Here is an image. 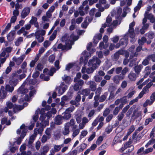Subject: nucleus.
I'll use <instances>...</instances> for the list:
<instances>
[{
	"label": "nucleus",
	"instance_id": "c756f323",
	"mask_svg": "<svg viewBox=\"0 0 155 155\" xmlns=\"http://www.w3.org/2000/svg\"><path fill=\"white\" fill-rule=\"evenodd\" d=\"M69 124H65L64 125V129L63 131V134L64 135H67L69 134Z\"/></svg>",
	"mask_w": 155,
	"mask_h": 155
},
{
	"label": "nucleus",
	"instance_id": "4d7b16f0",
	"mask_svg": "<svg viewBox=\"0 0 155 155\" xmlns=\"http://www.w3.org/2000/svg\"><path fill=\"white\" fill-rule=\"evenodd\" d=\"M56 31L57 30H54V31L52 35L49 38L50 40L53 41L57 35Z\"/></svg>",
	"mask_w": 155,
	"mask_h": 155
},
{
	"label": "nucleus",
	"instance_id": "052dcab7",
	"mask_svg": "<svg viewBox=\"0 0 155 155\" xmlns=\"http://www.w3.org/2000/svg\"><path fill=\"white\" fill-rule=\"evenodd\" d=\"M135 129V128L134 125L131 126L128 130L127 135H130L134 130Z\"/></svg>",
	"mask_w": 155,
	"mask_h": 155
},
{
	"label": "nucleus",
	"instance_id": "6e6d98bb",
	"mask_svg": "<svg viewBox=\"0 0 155 155\" xmlns=\"http://www.w3.org/2000/svg\"><path fill=\"white\" fill-rule=\"evenodd\" d=\"M81 77V74L79 72L76 75V77L74 79V81L75 82H76L79 81L80 80L79 79H80Z\"/></svg>",
	"mask_w": 155,
	"mask_h": 155
},
{
	"label": "nucleus",
	"instance_id": "2eb2a0df",
	"mask_svg": "<svg viewBox=\"0 0 155 155\" xmlns=\"http://www.w3.org/2000/svg\"><path fill=\"white\" fill-rule=\"evenodd\" d=\"M36 134H33L30 137L29 140L28 141V143L27 146L29 148L32 149V143L34 142L36 137Z\"/></svg>",
	"mask_w": 155,
	"mask_h": 155
},
{
	"label": "nucleus",
	"instance_id": "49530a36",
	"mask_svg": "<svg viewBox=\"0 0 155 155\" xmlns=\"http://www.w3.org/2000/svg\"><path fill=\"white\" fill-rule=\"evenodd\" d=\"M23 32H24L23 34L24 35H25L28 33V32L25 31V28L24 27H22L21 29L18 31L17 33L18 35H20L21 33Z\"/></svg>",
	"mask_w": 155,
	"mask_h": 155
},
{
	"label": "nucleus",
	"instance_id": "ddd939ff",
	"mask_svg": "<svg viewBox=\"0 0 155 155\" xmlns=\"http://www.w3.org/2000/svg\"><path fill=\"white\" fill-rule=\"evenodd\" d=\"M95 69H96L92 67H90L86 69V67L84 66L82 68L81 72L83 74H84L86 72L89 74L92 73Z\"/></svg>",
	"mask_w": 155,
	"mask_h": 155
},
{
	"label": "nucleus",
	"instance_id": "774afa93",
	"mask_svg": "<svg viewBox=\"0 0 155 155\" xmlns=\"http://www.w3.org/2000/svg\"><path fill=\"white\" fill-rule=\"evenodd\" d=\"M150 60L148 59L147 57L142 62V64L144 66H146L149 64V61Z\"/></svg>",
	"mask_w": 155,
	"mask_h": 155
},
{
	"label": "nucleus",
	"instance_id": "bb28decb",
	"mask_svg": "<svg viewBox=\"0 0 155 155\" xmlns=\"http://www.w3.org/2000/svg\"><path fill=\"white\" fill-rule=\"evenodd\" d=\"M130 144L131 142H128L127 143H126L125 144H124V146L123 147L121 148V150L122 151H124V150L128 147H130V148H131V150H129V152H131L134 149V147L132 146H130Z\"/></svg>",
	"mask_w": 155,
	"mask_h": 155
},
{
	"label": "nucleus",
	"instance_id": "09e8293b",
	"mask_svg": "<svg viewBox=\"0 0 155 155\" xmlns=\"http://www.w3.org/2000/svg\"><path fill=\"white\" fill-rule=\"evenodd\" d=\"M88 133L87 130H83L81 131V134L80 135L79 140H81L84 137H85Z\"/></svg>",
	"mask_w": 155,
	"mask_h": 155
},
{
	"label": "nucleus",
	"instance_id": "f3484780",
	"mask_svg": "<svg viewBox=\"0 0 155 155\" xmlns=\"http://www.w3.org/2000/svg\"><path fill=\"white\" fill-rule=\"evenodd\" d=\"M74 86V90L77 91L79 88L80 86L82 87L84 84V81L82 80H80L79 81L76 82Z\"/></svg>",
	"mask_w": 155,
	"mask_h": 155
},
{
	"label": "nucleus",
	"instance_id": "bf43d9fd",
	"mask_svg": "<svg viewBox=\"0 0 155 155\" xmlns=\"http://www.w3.org/2000/svg\"><path fill=\"white\" fill-rule=\"evenodd\" d=\"M75 109V107L73 106H70L69 107L66 109L65 110L66 112H68L70 113L72 112Z\"/></svg>",
	"mask_w": 155,
	"mask_h": 155
},
{
	"label": "nucleus",
	"instance_id": "393cba45",
	"mask_svg": "<svg viewBox=\"0 0 155 155\" xmlns=\"http://www.w3.org/2000/svg\"><path fill=\"white\" fill-rule=\"evenodd\" d=\"M128 77L129 80L131 81H135L137 77L136 74L132 72H130L128 75Z\"/></svg>",
	"mask_w": 155,
	"mask_h": 155
},
{
	"label": "nucleus",
	"instance_id": "69168bd1",
	"mask_svg": "<svg viewBox=\"0 0 155 155\" xmlns=\"http://www.w3.org/2000/svg\"><path fill=\"white\" fill-rule=\"evenodd\" d=\"M112 130V127L110 126L109 125L106 128L105 132L107 134H109Z\"/></svg>",
	"mask_w": 155,
	"mask_h": 155
},
{
	"label": "nucleus",
	"instance_id": "6e6552de",
	"mask_svg": "<svg viewBox=\"0 0 155 155\" xmlns=\"http://www.w3.org/2000/svg\"><path fill=\"white\" fill-rule=\"evenodd\" d=\"M129 35L128 33H127L124 36V38L121 39L119 41V43L116 45L115 47L117 48L119 47L120 45H124L126 46L127 44L128 41V36Z\"/></svg>",
	"mask_w": 155,
	"mask_h": 155
},
{
	"label": "nucleus",
	"instance_id": "37998d69",
	"mask_svg": "<svg viewBox=\"0 0 155 155\" xmlns=\"http://www.w3.org/2000/svg\"><path fill=\"white\" fill-rule=\"evenodd\" d=\"M45 133L46 135L48 136V137L51 138L52 133V129L50 128H47L45 130Z\"/></svg>",
	"mask_w": 155,
	"mask_h": 155
},
{
	"label": "nucleus",
	"instance_id": "5701e85b",
	"mask_svg": "<svg viewBox=\"0 0 155 155\" xmlns=\"http://www.w3.org/2000/svg\"><path fill=\"white\" fill-rule=\"evenodd\" d=\"M6 107H5L4 109V111L5 112H7L8 111L9 109H11L14 106L13 104L9 101L6 102Z\"/></svg>",
	"mask_w": 155,
	"mask_h": 155
},
{
	"label": "nucleus",
	"instance_id": "9d476101",
	"mask_svg": "<svg viewBox=\"0 0 155 155\" xmlns=\"http://www.w3.org/2000/svg\"><path fill=\"white\" fill-rule=\"evenodd\" d=\"M85 84L87 85H89L90 90L91 91H94L96 89L97 85L96 83L92 81H90L87 82H85Z\"/></svg>",
	"mask_w": 155,
	"mask_h": 155
},
{
	"label": "nucleus",
	"instance_id": "412c9836",
	"mask_svg": "<svg viewBox=\"0 0 155 155\" xmlns=\"http://www.w3.org/2000/svg\"><path fill=\"white\" fill-rule=\"evenodd\" d=\"M69 97L64 95L61 98V101L60 103V104L63 107L65 105V102L69 101Z\"/></svg>",
	"mask_w": 155,
	"mask_h": 155
},
{
	"label": "nucleus",
	"instance_id": "39448f33",
	"mask_svg": "<svg viewBox=\"0 0 155 155\" xmlns=\"http://www.w3.org/2000/svg\"><path fill=\"white\" fill-rule=\"evenodd\" d=\"M46 33L45 30H44L38 29L35 34V38L38 41L39 43L42 42L44 40V38L43 36Z\"/></svg>",
	"mask_w": 155,
	"mask_h": 155
},
{
	"label": "nucleus",
	"instance_id": "0eeeda50",
	"mask_svg": "<svg viewBox=\"0 0 155 155\" xmlns=\"http://www.w3.org/2000/svg\"><path fill=\"white\" fill-rule=\"evenodd\" d=\"M19 75L16 73H14L12 74L10 79L9 81V83L11 85L15 86L18 83V79Z\"/></svg>",
	"mask_w": 155,
	"mask_h": 155
},
{
	"label": "nucleus",
	"instance_id": "c03bdc74",
	"mask_svg": "<svg viewBox=\"0 0 155 155\" xmlns=\"http://www.w3.org/2000/svg\"><path fill=\"white\" fill-rule=\"evenodd\" d=\"M146 36H147L149 39H152L155 36V34L152 31H150L145 34Z\"/></svg>",
	"mask_w": 155,
	"mask_h": 155
},
{
	"label": "nucleus",
	"instance_id": "b1692460",
	"mask_svg": "<svg viewBox=\"0 0 155 155\" xmlns=\"http://www.w3.org/2000/svg\"><path fill=\"white\" fill-rule=\"evenodd\" d=\"M62 116L61 115H58L55 117L54 123L57 125L61 124L62 123Z\"/></svg>",
	"mask_w": 155,
	"mask_h": 155
},
{
	"label": "nucleus",
	"instance_id": "9b49d317",
	"mask_svg": "<svg viewBox=\"0 0 155 155\" xmlns=\"http://www.w3.org/2000/svg\"><path fill=\"white\" fill-rule=\"evenodd\" d=\"M68 88L67 86L63 83H61L58 87V93L59 95H62Z\"/></svg>",
	"mask_w": 155,
	"mask_h": 155
},
{
	"label": "nucleus",
	"instance_id": "338daca9",
	"mask_svg": "<svg viewBox=\"0 0 155 155\" xmlns=\"http://www.w3.org/2000/svg\"><path fill=\"white\" fill-rule=\"evenodd\" d=\"M127 96H124L121 98L120 99V103L124 104H126L127 102Z\"/></svg>",
	"mask_w": 155,
	"mask_h": 155
},
{
	"label": "nucleus",
	"instance_id": "72a5a7b5",
	"mask_svg": "<svg viewBox=\"0 0 155 155\" xmlns=\"http://www.w3.org/2000/svg\"><path fill=\"white\" fill-rule=\"evenodd\" d=\"M41 110L39 108H38L35 111V114L33 116V120L34 121V122H36L38 118V113L40 112Z\"/></svg>",
	"mask_w": 155,
	"mask_h": 155
},
{
	"label": "nucleus",
	"instance_id": "79ce46f5",
	"mask_svg": "<svg viewBox=\"0 0 155 155\" xmlns=\"http://www.w3.org/2000/svg\"><path fill=\"white\" fill-rule=\"evenodd\" d=\"M14 89V86H11L8 84L6 85L5 86L6 90L9 92L12 93Z\"/></svg>",
	"mask_w": 155,
	"mask_h": 155
},
{
	"label": "nucleus",
	"instance_id": "f257e3e1",
	"mask_svg": "<svg viewBox=\"0 0 155 155\" xmlns=\"http://www.w3.org/2000/svg\"><path fill=\"white\" fill-rule=\"evenodd\" d=\"M79 38L78 36H75L73 34L71 35L70 37L67 36L66 35L63 36L62 38V42H64L66 45H63L61 44H58L57 48L61 50H67L71 48V46L74 44V42Z\"/></svg>",
	"mask_w": 155,
	"mask_h": 155
},
{
	"label": "nucleus",
	"instance_id": "c85d7f7f",
	"mask_svg": "<svg viewBox=\"0 0 155 155\" xmlns=\"http://www.w3.org/2000/svg\"><path fill=\"white\" fill-rule=\"evenodd\" d=\"M15 32L14 31H11L7 35V39L9 41H12L14 38Z\"/></svg>",
	"mask_w": 155,
	"mask_h": 155
},
{
	"label": "nucleus",
	"instance_id": "ea45409f",
	"mask_svg": "<svg viewBox=\"0 0 155 155\" xmlns=\"http://www.w3.org/2000/svg\"><path fill=\"white\" fill-rule=\"evenodd\" d=\"M149 89L144 87L142 89V91L140 93V96L142 97L143 95L149 92Z\"/></svg>",
	"mask_w": 155,
	"mask_h": 155
},
{
	"label": "nucleus",
	"instance_id": "cd10ccee",
	"mask_svg": "<svg viewBox=\"0 0 155 155\" xmlns=\"http://www.w3.org/2000/svg\"><path fill=\"white\" fill-rule=\"evenodd\" d=\"M112 20V18L110 16H108L106 20V22L107 24H104L103 25L104 28H105L107 26H110L111 25V21Z\"/></svg>",
	"mask_w": 155,
	"mask_h": 155
},
{
	"label": "nucleus",
	"instance_id": "58836bf2",
	"mask_svg": "<svg viewBox=\"0 0 155 155\" xmlns=\"http://www.w3.org/2000/svg\"><path fill=\"white\" fill-rule=\"evenodd\" d=\"M90 90L88 88L83 89L81 92V94L84 96H87L90 94Z\"/></svg>",
	"mask_w": 155,
	"mask_h": 155
},
{
	"label": "nucleus",
	"instance_id": "5fc2aeb1",
	"mask_svg": "<svg viewBox=\"0 0 155 155\" xmlns=\"http://www.w3.org/2000/svg\"><path fill=\"white\" fill-rule=\"evenodd\" d=\"M50 137H48V136H47V135H44L42 137L41 140L42 143H44L46 142L48 139H50Z\"/></svg>",
	"mask_w": 155,
	"mask_h": 155
},
{
	"label": "nucleus",
	"instance_id": "8fccbe9b",
	"mask_svg": "<svg viewBox=\"0 0 155 155\" xmlns=\"http://www.w3.org/2000/svg\"><path fill=\"white\" fill-rule=\"evenodd\" d=\"M142 47L140 45L138 46L136 49V52L134 53V55L135 56H137L138 55L137 52L140 51L142 49Z\"/></svg>",
	"mask_w": 155,
	"mask_h": 155
},
{
	"label": "nucleus",
	"instance_id": "c9c22d12",
	"mask_svg": "<svg viewBox=\"0 0 155 155\" xmlns=\"http://www.w3.org/2000/svg\"><path fill=\"white\" fill-rule=\"evenodd\" d=\"M142 4V1L140 0L138 3L137 6H136L134 8V10L135 12H136L139 11L140 8Z\"/></svg>",
	"mask_w": 155,
	"mask_h": 155
},
{
	"label": "nucleus",
	"instance_id": "473e14b6",
	"mask_svg": "<svg viewBox=\"0 0 155 155\" xmlns=\"http://www.w3.org/2000/svg\"><path fill=\"white\" fill-rule=\"evenodd\" d=\"M62 79L67 84H70L72 81L71 77L66 75H64V76L62 77Z\"/></svg>",
	"mask_w": 155,
	"mask_h": 155
},
{
	"label": "nucleus",
	"instance_id": "f8f14e48",
	"mask_svg": "<svg viewBox=\"0 0 155 155\" xmlns=\"http://www.w3.org/2000/svg\"><path fill=\"white\" fill-rule=\"evenodd\" d=\"M25 57V54H23L18 58H16V57H14L13 58V60L15 61L18 65H20L23 61Z\"/></svg>",
	"mask_w": 155,
	"mask_h": 155
},
{
	"label": "nucleus",
	"instance_id": "e433bc0d",
	"mask_svg": "<svg viewBox=\"0 0 155 155\" xmlns=\"http://www.w3.org/2000/svg\"><path fill=\"white\" fill-rule=\"evenodd\" d=\"M84 58L83 57H81L80 58V64H82L83 63L84 64V65L85 66L86 65L87 63L88 58L86 56H84Z\"/></svg>",
	"mask_w": 155,
	"mask_h": 155
},
{
	"label": "nucleus",
	"instance_id": "13d9d810",
	"mask_svg": "<svg viewBox=\"0 0 155 155\" xmlns=\"http://www.w3.org/2000/svg\"><path fill=\"white\" fill-rule=\"evenodd\" d=\"M23 38L22 37H20L16 41L15 44L16 46H19L21 42L23 41Z\"/></svg>",
	"mask_w": 155,
	"mask_h": 155
},
{
	"label": "nucleus",
	"instance_id": "7c9ffc66",
	"mask_svg": "<svg viewBox=\"0 0 155 155\" xmlns=\"http://www.w3.org/2000/svg\"><path fill=\"white\" fill-rule=\"evenodd\" d=\"M28 92V90L24 88L23 86H21L18 90V92L19 94H24Z\"/></svg>",
	"mask_w": 155,
	"mask_h": 155
},
{
	"label": "nucleus",
	"instance_id": "603ef678",
	"mask_svg": "<svg viewBox=\"0 0 155 155\" xmlns=\"http://www.w3.org/2000/svg\"><path fill=\"white\" fill-rule=\"evenodd\" d=\"M64 115L63 116V118L64 119L68 120L69 119L71 116V114L70 113L65 111L64 113Z\"/></svg>",
	"mask_w": 155,
	"mask_h": 155
},
{
	"label": "nucleus",
	"instance_id": "3c124183",
	"mask_svg": "<svg viewBox=\"0 0 155 155\" xmlns=\"http://www.w3.org/2000/svg\"><path fill=\"white\" fill-rule=\"evenodd\" d=\"M27 65V63L26 62L24 61L21 65V68L23 70V72L24 73H26V72L27 69L26 68Z\"/></svg>",
	"mask_w": 155,
	"mask_h": 155
},
{
	"label": "nucleus",
	"instance_id": "20e7f679",
	"mask_svg": "<svg viewBox=\"0 0 155 155\" xmlns=\"http://www.w3.org/2000/svg\"><path fill=\"white\" fill-rule=\"evenodd\" d=\"M135 25V22L134 21H133L130 23L129 25V29L128 32L127 33H128L129 35V37L132 38V40H130V41L133 43H134L136 40L134 38L135 36V34L134 32V29L133 28L134 26Z\"/></svg>",
	"mask_w": 155,
	"mask_h": 155
},
{
	"label": "nucleus",
	"instance_id": "a19ab883",
	"mask_svg": "<svg viewBox=\"0 0 155 155\" xmlns=\"http://www.w3.org/2000/svg\"><path fill=\"white\" fill-rule=\"evenodd\" d=\"M147 18L150 20V22L153 23L155 21V19L154 17L152 14H149L147 15Z\"/></svg>",
	"mask_w": 155,
	"mask_h": 155
},
{
	"label": "nucleus",
	"instance_id": "e2e57ef3",
	"mask_svg": "<svg viewBox=\"0 0 155 155\" xmlns=\"http://www.w3.org/2000/svg\"><path fill=\"white\" fill-rule=\"evenodd\" d=\"M147 57L148 59H149L150 61L151 60L152 61L155 62V54L149 55Z\"/></svg>",
	"mask_w": 155,
	"mask_h": 155
},
{
	"label": "nucleus",
	"instance_id": "a211bd4d",
	"mask_svg": "<svg viewBox=\"0 0 155 155\" xmlns=\"http://www.w3.org/2000/svg\"><path fill=\"white\" fill-rule=\"evenodd\" d=\"M30 8L29 7H26L23 10L21 14L22 18H24L29 14L30 12Z\"/></svg>",
	"mask_w": 155,
	"mask_h": 155
},
{
	"label": "nucleus",
	"instance_id": "7ed1b4c3",
	"mask_svg": "<svg viewBox=\"0 0 155 155\" xmlns=\"http://www.w3.org/2000/svg\"><path fill=\"white\" fill-rule=\"evenodd\" d=\"M101 62V61L98 58L94 56L92 59L89 60L87 65L89 67H92L96 69L99 66Z\"/></svg>",
	"mask_w": 155,
	"mask_h": 155
},
{
	"label": "nucleus",
	"instance_id": "4c0bfd02",
	"mask_svg": "<svg viewBox=\"0 0 155 155\" xmlns=\"http://www.w3.org/2000/svg\"><path fill=\"white\" fill-rule=\"evenodd\" d=\"M108 94V93L106 92L104 93L103 95H102L100 97L99 102H103L106 99Z\"/></svg>",
	"mask_w": 155,
	"mask_h": 155
},
{
	"label": "nucleus",
	"instance_id": "f03ea898",
	"mask_svg": "<svg viewBox=\"0 0 155 155\" xmlns=\"http://www.w3.org/2000/svg\"><path fill=\"white\" fill-rule=\"evenodd\" d=\"M27 127H25L24 124H22L20 127V129H18L17 131V133L18 134H20L21 133V137H19L17 141V143L18 145H20L22 141V139L24 138L26 135V133L27 131Z\"/></svg>",
	"mask_w": 155,
	"mask_h": 155
},
{
	"label": "nucleus",
	"instance_id": "aec40b11",
	"mask_svg": "<svg viewBox=\"0 0 155 155\" xmlns=\"http://www.w3.org/2000/svg\"><path fill=\"white\" fill-rule=\"evenodd\" d=\"M137 56L135 57L133 54H131L130 56V62L129 63V65L130 67H131L133 66L134 65H135V62L137 60Z\"/></svg>",
	"mask_w": 155,
	"mask_h": 155
},
{
	"label": "nucleus",
	"instance_id": "1a4fd4ad",
	"mask_svg": "<svg viewBox=\"0 0 155 155\" xmlns=\"http://www.w3.org/2000/svg\"><path fill=\"white\" fill-rule=\"evenodd\" d=\"M59 61L58 60H56L54 63V65L56 68V69L54 68H52L50 69V71L48 72V74L50 76H52L53 74L57 70H58L60 68L59 66Z\"/></svg>",
	"mask_w": 155,
	"mask_h": 155
},
{
	"label": "nucleus",
	"instance_id": "864d4df0",
	"mask_svg": "<svg viewBox=\"0 0 155 155\" xmlns=\"http://www.w3.org/2000/svg\"><path fill=\"white\" fill-rule=\"evenodd\" d=\"M141 112L140 111H135L133 114L132 116H135L136 118L141 116Z\"/></svg>",
	"mask_w": 155,
	"mask_h": 155
},
{
	"label": "nucleus",
	"instance_id": "6ab92c4d",
	"mask_svg": "<svg viewBox=\"0 0 155 155\" xmlns=\"http://www.w3.org/2000/svg\"><path fill=\"white\" fill-rule=\"evenodd\" d=\"M36 126L37 128L35 129L34 134H36V136H37L38 134H42L44 128L41 126L40 127L38 128V127L39 126V123H38V122L37 123Z\"/></svg>",
	"mask_w": 155,
	"mask_h": 155
},
{
	"label": "nucleus",
	"instance_id": "dca6fc26",
	"mask_svg": "<svg viewBox=\"0 0 155 155\" xmlns=\"http://www.w3.org/2000/svg\"><path fill=\"white\" fill-rule=\"evenodd\" d=\"M106 3V0H99V3L96 4V7L98 8L99 10L101 12H103L104 11V8L102 7V5L105 4Z\"/></svg>",
	"mask_w": 155,
	"mask_h": 155
},
{
	"label": "nucleus",
	"instance_id": "a18cd8bd",
	"mask_svg": "<svg viewBox=\"0 0 155 155\" xmlns=\"http://www.w3.org/2000/svg\"><path fill=\"white\" fill-rule=\"evenodd\" d=\"M23 32H24L23 34L24 35H25L28 33V32L25 31V28L24 27H22L21 29L18 31L17 33L18 35H20L21 33Z\"/></svg>",
	"mask_w": 155,
	"mask_h": 155
},
{
	"label": "nucleus",
	"instance_id": "de8ad7c7",
	"mask_svg": "<svg viewBox=\"0 0 155 155\" xmlns=\"http://www.w3.org/2000/svg\"><path fill=\"white\" fill-rule=\"evenodd\" d=\"M75 67V66L73 63H69L66 66L65 69L67 71H69L71 68H74Z\"/></svg>",
	"mask_w": 155,
	"mask_h": 155
},
{
	"label": "nucleus",
	"instance_id": "2f4dec72",
	"mask_svg": "<svg viewBox=\"0 0 155 155\" xmlns=\"http://www.w3.org/2000/svg\"><path fill=\"white\" fill-rule=\"evenodd\" d=\"M124 77L121 78V77L119 75H116L114 76L112 79L113 81L116 84H119L120 81L121 79L124 78Z\"/></svg>",
	"mask_w": 155,
	"mask_h": 155
},
{
	"label": "nucleus",
	"instance_id": "680f3d73",
	"mask_svg": "<svg viewBox=\"0 0 155 155\" xmlns=\"http://www.w3.org/2000/svg\"><path fill=\"white\" fill-rule=\"evenodd\" d=\"M9 56V54H8L6 55L5 57H0V63H1L2 64L5 61H6L7 58H8Z\"/></svg>",
	"mask_w": 155,
	"mask_h": 155
},
{
	"label": "nucleus",
	"instance_id": "423d86ee",
	"mask_svg": "<svg viewBox=\"0 0 155 155\" xmlns=\"http://www.w3.org/2000/svg\"><path fill=\"white\" fill-rule=\"evenodd\" d=\"M44 111L45 110L44 109L41 110L40 114L41 115L40 117V120L41 121L40 123V126L43 128L49 125L48 120L47 119L46 120H44L45 118L44 117V116H45V114H43Z\"/></svg>",
	"mask_w": 155,
	"mask_h": 155
},
{
	"label": "nucleus",
	"instance_id": "4468645a",
	"mask_svg": "<svg viewBox=\"0 0 155 155\" xmlns=\"http://www.w3.org/2000/svg\"><path fill=\"white\" fill-rule=\"evenodd\" d=\"M36 134H33L30 137L29 140L28 141V143L27 146L29 148L32 149V143L34 142L36 137Z\"/></svg>",
	"mask_w": 155,
	"mask_h": 155
},
{
	"label": "nucleus",
	"instance_id": "4be33fe9",
	"mask_svg": "<svg viewBox=\"0 0 155 155\" xmlns=\"http://www.w3.org/2000/svg\"><path fill=\"white\" fill-rule=\"evenodd\" d=\"M112 64L108 60L104 62L103 66V70L106 71L111 66Z\"/></svg>",
	"mask_w": 155,
	"mask_h": 155
},
{
	"label": "nucleus",
	"instance_id": "f704fd0d",
	"mask_svg": "<svg viewBox=\"0 0 155 155\" xmlns=\"http://www.w3.org/2000/svg\"><path fill=\"white\" fill-rule=\"evenodd\" d=\"M143 68V66L141 64H139L138 66H137L134 67V71L135 72L138 74L141 71V70Z\"/></svg>",
	"mask_w": 155,
	"mask_h": 155
},
{
	"label": "nucleus",
	"instance_id": "0e129e2a",
	"mask_svg": "<svg viewBox=\"0 0 155 155\" xmlns=\"http://www.w3.org/2000/svg\"><path fill=\"white\" fill-rule=\"evenodd\" d=\"M44 114H45V116H44V117L45 118L46 117H47V119L48 120V119L50 118L51 116L52 115V114L51 112L50 111L48 112L47 114H46L45 113H44Z\"/></svg>",
	"mask_w": 155,
	"mask_h": 155
},
{
	"label": "nucleus",
	"instance_id": "a878e982",
	"mask_svg": "<svg viewBox=\"0 0 155 155\" xmlns=\"http://www.w3.org/2000/svg\"><path fill=\"white\" fill-rule=\"evenodd\" d=\"M77 127V125H75L73 127L72 129L73 133L72 134V137L73 138L75 137L78 135L80 132V130L79 129H75Z\"/></svg>",
	"mask_w": 155,
	"mask_h": 155
}]
</instances>
